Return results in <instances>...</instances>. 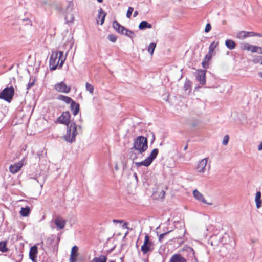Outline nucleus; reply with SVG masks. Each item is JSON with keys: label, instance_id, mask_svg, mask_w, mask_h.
<instances>
[{"label": "nucleus", "instance_id": "obj_1", "mask_svg": "<svg viewBox=\"0 0 262 262\" xmlns=\"http://www.w3.org/2000/svg\"><path fill=\"white\" fill-rule=\"evenodd\" d=\"M71 114L69 111L63 112L55 121V123H59L64 124L67 126V133L63 136V138L67 142L72 143L75 141L76 136L78 134L77 126L74 121H71Z\"/></svg>", "mask_w": 262, "mask_h": 262}, {"label": "nucleus", "instance_id": "obj_2", "mask_svg": "<svg viewBox=\"0 0 262 262\" xmlns=\"http://www.w3.org/2000/svg\"><path fill=\"white\" fill-rule=\"evenodd\" d=\"M147 148V138L143 136H139L134 139L133 147L130 148V150L134 149L138 150L140 154H142L145 151Z\"/></svg>", "mask_w": 262, "mask_h": 262}, {"label": "nucleus", "instance_id": "obj_3", "mask_svg": "<svg viewBox=\"0 0 262 262\" xmlns=\"http://www.w3.org/2000/svg\"><path fill=\"white\" fill-rule=\"evenodd\" d=\"M66 59L62 51L52 52L49 59L50 66H63Z\"/></svg>", "mask_w": 262, "mask_h": 262}, {"label": "nucleus", "instance_id": "obj_4", "mask_svg": "<svg viewBox=\"0 0 262 262\" xmlns=\"http://www.w3.org/2000/svg\"><path fill=\"white\" fill-rule=\"evenodd\" d=\"M56 235L54 234L51 235L46 240L47 247L53 251V252L57 253L58 249V244L60 240V236L58 235L56 239Z\"/></svg>", "mask_w": 262, "mask_h": 262}, {"label": "nucleus", "instance_id": "obj_5", "mask_svg": "<svg viewBox=\"0 0 262 262\" xmlns=\"http://www.w3.org/2000/svg\"><path fill=\"white\" fill-rule=\"evenodd\" d=\"M14 88L12 86H7L0 93V99L10 103L14 95Z\"/></svg>", "mask_w": 262, "mask_h": 262}, {"label": "nucleus", "instance_id": "obj_6", "mask_svg": "<svg viewBox=\"0 0 262 262\" xmlns=\"http://www.w3.org/2000/svg\"><path fill=\"white\" fill-rule=\"evenodd\" d=\"M158 152V149L154 148L147 158L141 162H135V165L138 167H139L141 166L148 167L152 163L153 161L156 158Z\"/></svg>", "mask_w": 262, "mask_h": 262}, {"label": "nucleus", "instance_id": "obj_7", "mask_svg": "<svg viewBox=\"0 0 262 262\" xmlns=\"http://www.w3.org/2000/svg\"><path fill=\"white\" fill-rule=\"evenodd\" d=\"M154 249V243L150 240L149 236L145 234L143 244L141 247V250L143 254H146L152 252Z\"/></svg>", "mask_w": 262, "mask_h": 262}, {"label": "nucleus", "instance_id": "obj_8", "mask_svg": "<svg viewBox=\"0 0 262 262\" xmlns=\"http://www.w3.org/2000/svg\"><path fill=\"white\" fill-rule=\"evenodd\" d=\"M243 50L250 51L252 53L257 52L262 54V48L256 46L251 45L248 43H244L241 46Z\"/></svg>", "mask_w": 262, "mask_h": 262}, {"label": "nucleus", "instance_id": "obj_9", "mask_svg": "<svg viewBox=\"0 0 262 262\" xmlns=\"http://www.w3.org/2000/svg\"><path fill=\"white\" fill-rule=\"evenodd\" d=\"M206 72L205 70H197L194 73L196 80L202 86L206 84Z\"/></svg>", "mask_w": 262, "mask_h": 262}, {"label": "nucleus", "instance_id": "obj_10", "mask_svg": "<svg viewBox=\"0 0 262 262\" xmlns=\"http://www.w3.org/2000/svg\"><path fill=\"white\" fill-rule=\"evenodd\" d=\"M259 36L261 37L260 34L256 33L253 32H247L244 31H239L236 34V37L239 39H244L248 37Z\"/></svg>", "mask_w": 262, "mask_h": 262}, {"label": "nucleus", "instance_id": "obj_11", "mask_svg": "<svg viewBox=\"0 0 262 262\" xmlns=\"http://www.w3.org/2000/svg\"><path fill=\"white\" fill-rule=\"evenodd\" d=\"M25 158H23L18 162L12 164L9 166V171L13 174L18 172L24 165Z\"/></svg>", "mask_w": 262, "mask_h": 262}, {"label": "nucleus", "instance_id": "obj_12", "mask_svg": "<svg viewBox=\"0 0 262 262\" xmlns=\"http://www.w3.org/2000/svg\"><path fill=\"white\" fill-rule=\"evenodd\" d=\"M56 90L61 93H69L71 90L70 86H67L66 83L62 81L55 84Z\"/></svg>", "mask_w": 262, "mask_h": 262}, {"label": "nucleus", "instance_id": "obj_13", "mask_svg": "<svg viewBox=\"0 0 262 262\" xmlns=\"http://www.w3.org/2000/svg\"><path fill=\"white\" fill-rule=\"evenodd\" d=\"M38 253L37 247L36 245L32 246L30 249L29 256L33 262H37L36 258Z\"/></svg>", "mask_w": 262, "mask_h": 262}, {"label": "nucleus", "instance_id": "obj_14", "mask_svg": "<svg viewBox=\"0 0 262 262\" xmlns=\"http://www.w3.org/2000/svg\"><path fill=\"white\" fill-rule=\"evenodd\" d=\"M193 194L194 197L198 201L209 205H212V203H208L206 200L204 199L203 195L197 189H195L193 191Z\"/></svg>", "mask_w": 262, "mask_h": 262}, {"label": "nucleus", "instance_id": "obj_15", "mask_svg": "<svg viewBox=\"0 0 262 262\" xmlns=\"http://www.w3.org/2000/svg\"><path fill=\"white\" fill-rule=\"evenodd\" d=\"M169 262H187V259L181 254L176 253L171 256Z\"/></svg>", "mask_w": 262, "mask_h": 262}, {"label": "nucleus", "instance_id": "obj_16", "mask_svg": "<svg viewBox=\"0 0 262 262\" xmlns=\"http://www.w3.org/2000/svg\"><path fill=\"white\" fill-rule=\"evenodd\" d=\"M112 26L114 29L118 33L124 34V32L125 31L126 28L121 25L118 21L116 20L113 22Z\"/></svg>", "mask_w": 262, "mask_h": 262}, {"label": "nucleus", "instance_id": "obj_17", "mask_svg": "<svg viewBox=\"0 0 262 262\" xmlns=\"http://www.w3.org/2000/svg\"><path fill=\"white\" fill-rule=\"evenodd\" d=\"M207 162V158H204L200 160L196 166V169L198 172L202 173L204 172Z\"/></svg>", "mask_w": 262, "mask_h": 262}, {"label": "nucleus", "instance_id": "obj_18", "mask_svg": "<svg viewBox=\"0 0 262 262\" xmlns=\"http://www.w3.org/2000/svg\"><path fill=\"white\" fill-rule=\"evenodd\" d=\"M78 250V247L74 245L73 246L71 254L70 256V262H76L77 261V257L78 255L77 251Z\"/></svg>", "mask_w": 262, "mask_h": 262}, {"label": "nucleus", "instance_id": "obj_19", "mask_svg": "<svg viewBox=\"0 0 262 262\" xmlns=\"http://www.w3.org/2000/svg\"><path fill=\"white\" fill-rule=\"evenodd\" d=\"M70 109L73 112V114L74 116L77 115L80 111V105L79 103H76L75 101L72 102L70 104Z\"/></svg>", "mask_w": 262, "mask_h": 262}, {"label": "nucleus", "instance_id": "obj_20", "mask_svg": "<svg viewBox=\"0 0 262 262\" xmlns=\"http://www.w3.org/2000/svg\"><path fill=\"white\" fill-rule=\"evenodd\" d=\"M192 86V81H190L189 79L186 78L184 84L183 89L186 92H187L188 95H189L191 92Z\"/></svg>", "mask_w": 262, "mask_h": 262}, {"label": "nucleus", "instance_id": "obj_21", "mask_svg": "<svg viewBox=\"0 0 262 262\" xmlns=\"http://www.w3.org/2000/svg\"><path fill=\"white\" fill-rule=\"evenodd\" d=\"M56 226L60 229H62L64 228L66 224V220L60 219L59 217H57L55 219L54 221Z\"/></svg>", "mask_w": 262, "mask_h": 262}, {"label": "nucleus", "instance_id": "obj_22", "mask_svg": "<svg viewBox=\"0 0 262 262\" xmlns=\"http://www.w3.org/2000/svg\"><path fill=\"white\" fill-rule=\"evenodd\" d=\"M261 192L258 191L256 193L255 197V202L256 203V208L259 209L262 206V200L261 199Z\"/></svg>", "mask_w": 262, "mask_h": 262}, {"label": "nucleus", "instance_id": "obj_23", "mask_svg": "<svg viewBox=\"0 0 262 262\" xmlns=\"http://www.w3.org/2000/svg\"><path fill=\"white\" fill-rule=\"evenodd\" d=\"M65 20L67 23H73L74 17L72 11H66Z\"/></svg>", "mask_w": 262, "mask_h": 262}, {"label": "nucleus", "instance_id": "obj_24", "mask_svg": "<svg viewBox=\"0 0 262 262\" xmlns=\"http://www.w3.org/2000/svg\"><path fill=\"white\" fill-rule=\"evenodd\" d=\"M186 259L191 262H199L194 250H189V255Z\"/></svg>", "mask_w": 262, "mask_h": 262}, {"label": "nucleus", "instance_id": "obj_25", "mask_svg": "<svg viewBox=\"0 0 262 262\" xmlns=\"http://www.w3.org/2000/svg\"><path fill=\"white\" fill-rule=\"evenodd\" d=\"M213 54L210 52H208L205 56L202 62V66H206L209 64L210 61L211 60Z\"/></svg>", "mask_w": 262, "mask_h": 262}, {"label": "nucleus", "instance_id": "obj_26", "mask_svg": "<svg viewBox=\"0 0 262 262\" xmlns=\"http://www.w3.org/2000/svg\"><path fill=\"white\" fill-rule=\"evenodd\" d=\"M176 224H179L180 225V227L181 228L180 229V230H181V235H179L178 238H182L184 236V235H185V232H186V230L184 229V228H182V227H184V223L182 222H181V221H177V222H174Z\"/></svg>", "mask_w": 262, "mask_h": 262}, {"label": "nucleus", "instance_id": "obj_27", "mask_svg": "<svg viewBox=\"0 0 262 262\" xmlns=\"http://www.w3.org/2000/svg\"><path fill=\"white\" fill-rule=\"evenodd\" d=\"M31 212V210L29 207L26 206L25 207H22L20 211V215L23 217L28 216Z\"/></svg>", "mask_w": 262, "mask_h": 262}, {"label": "nucleus", "instance_id": "obj_28", "mask_svg": "<svg viewBox=\"0 0 262 262\" xmlns=\"http://www.w3.org/2000/svg\"><path fill=\"white\" fill-rule=\"evenodd\" d=\"M58 99L64 101L67 104H71L72 102L73 101V100L71 98L62 95H59L58 97Z\"/></svg>", "mask_w": 262, "mask_h": 262}, {"label": "nucleus", "instance_id": "obj_29", "mask_svg": "<svg viewBox=\"0 0 262 262\" xmlns=\"http://www.w3.org/2000/svg\"><path fill=\"white\" fill-rule=\"evenodd\" d=\"M7 241H2L0 242V251L3 253H5L8 252L9 250L8 248L7 247Z\"/></svg>", "mask_w": 262, "mask_h": 262}, {"label": "nucleus", "instance_id": "obj_30", "mask_svg": "<svg viewBox=\"0 0 262 262\" xmlns=\"http://www.w3.org/2000/svg\"><path fill=\"white\" fill-rule=\"evenodd\" d=\"M225 45L230 50L234 49L236 46L235 42L231 39L226 40L225 41Z\"/></svg>", "mask_w": 262, "mask_h": 262}, {"label": "nucleus", "instance_id": "obj_31", "mask_svg": "<svg viewBox=\"0 0 262 262\" xmlns=\"http://www.w3.org/2000/svg\"><path fill=\"white\" fill-rule=\"evenodd\" d=\"M107 260V256L101 255L99 257H94L92 260V262H106Z\"/></svg>", "mask_w": 262, "mask_h": 262}, {"label": "nucleus", "instance_id": "obj_32", "mask_svg": "<svg viewBox=\"0 0 262 262\" xmlns=\"http://www.w3.org/2000/svg\"><path fill=\"white\" fill-rule=\"evenodd\" d=\"M151 24L145 21L141 22L139 25V28L140 30H144L146 28H151Z\"/></svg>", "mask_w": 262, "mask_h": 262}, {"label": "nucleus", "instance_id": "obj_33", "mask_svg": "<svg viewBox=\"0 0 262 262\" xmlns=\"http://www.w3.org/2000/svg\"><path fill=\"white\" fill-rule=\"evenodd\" d=\"M99 14L98 15V17L99 18H101V25H103L104 22L105 18L106 15V14L103 11L102 8H100L98 11Z\"/></svg>", "mask_w": 262, "mask_h": 262}, {"label": "nucleus", "instance_id": "obj_34", "mask_svg": "<svg viewBox=\"0 0 262 262\" xmlns=\"http://www.w3.org/2000/svg\"><path fill=\"white\" fill-rule=\"evenodd\" d=\"M36 79L35 77H33V76H31L30 78V80L26 86V89L27 91L32 86H33L35 84V82Z\"/></svg>", "mask_w": 262, "mask_h": 262}, {"label": "nucleus", "instance_id": "obj_35", "mask_svg": "<svg viewBox=\"0 0 262 262\" xmlns=\"http://www.w3.org/2000/svg\"><path fill=\"white\" fill-rule=\"evenodd\" d=\"M126 36L129 37L130 38H133L136 36V35L135 33L130 30H128V29L126 28L125 31L124 32V34Z\"/></svg>", "mask_w": 262, "mask_h": 262}, {"label": "nucleus", "instance_id": "obj_36", "mask_svg": "<svg viewBox=\"0 0 262 262\" xmlns=\"http://www.w3.org/2000/svg\"><path fill=\"white\" fill-rule=\"evenodd\" d=\"M189 250H193V249L192 247L189 246H185L183 248L184 254L186 257V258H187L189 255Z\"/></svg>", "mask_w": 262, "mask_h": 262}, {"label": "nucleus", "instance_id": "obj_37", "mask_svg": "<svg viewBox=\"0 0 262 262\" xmlns=\"http://www.w3.org/2000/svg\"><path fill=\"white\" fill-rule=\"evenodd\" d=\"M217 45L218 42H215V41L212 42L209 46L208 52H210L213 54V51Z\"/></svg>", "mask_w": 262, "mask_h": 262}, {"label": "nucleus", "instance_id": "obj_38", "mask_svg": "<svg viewBox=\"0 0 262 262\" xmlns=\"http://www.w3.org/2000/svg\"><path fill=\"white\" fill-rule=\"evenodd\" d=\"M74 7V4L72 1H68L66 7V11H72Z\"/></svg>", "mask_w": 262, "mask_h": 262}, {"label": "nucleus", "instance_id": "obj_39", "mask_svg": "<svg viewBox=\"0 0 262 262\" xmlns=\"http://www.w3.org/2000/svg\"><path fill=\"white\" fill-rule=\"evenodd\" d=\"M156 44L155 43H151L148 47V51L150 53L151 55H152L154 50L156 48Z\"/></svg>", "mask_w": 262, "mask_h": 262}, {"label": "nucleus", "instance_id": "obj_40", "mask_svg": "<svg viewBox=\"0 0 262 262\" xmlns=\"http://www.w3.org/2000/svg\"><path fill=\"white\" fill-rule=\"evenodd\" d=\"M85 88L86 91H89L90 93H93L94 91V86L88 82L85 84Z\"/></svg>", "mask_w": 262, "mask_h": 262}, {"label": "nucleus", "instance_id": "obj_41", "mask_svg": "<svg viewBox=\"0 0 262 262\" xmlns=\"http://www.w3.org/2000/svg\"><path fill=\"white\" fill-rule=\"evenodd\" d=\"M171 231H172V229H171V230H169V231H165V232H164V233H162V234H160V235H159V242H162V239H163V238H164V237L165 235H167L168 234H169V233H170Z\"/></svg>", "mask_w": 262, "mask_h": 262}, {"label": "nucleus", "instance_id": "obj_42", "mask_svg": "<svg viewBox=\"0 0 262 262\" xmlns=\"http://www.w3.org/2000/svg\"><path fill=\"white\" fill-rule=\"evenodd\" d=\"M254 63L262 64V56H257L254 59Z\"/></svg>", "mask_w": 262, "mask_h": 262}, {"label": "nucleus", "instance_id": "obj_43", "mask_svg": "<svg viewBox=\"0 0 262 262\" xmlns=\"http://www.w3.org/2000/svg\"><path fill=\"white\" fill-rule=\"evenodd\" d=\"M134 11V8L132 7H129L126 13V17L128 18H130L133 12Z\"/></svg>", "mask_w": 262, "mask_h": 262}, {"label": "nucleus", "instance_id": "obj_44", "mask_svg": "<svg viewBox=\"0 0 262 262\" xmlns=\"http://www.w3.org/2000/svg\"><path fill=\"white\" fill-rule=\"evenodd\" d=\"M108 39L112 42H115L117 40V36L114 34H110L108 35Z\"/></svg>", "mask_w": 262, "mask_h": 262}, {"label": "nucleus", "instance_id": "obj_45", "mask_svg": "<svg viewBox=\"0 0 262 262\" xmlns=\"http://www.w3.org/2000/svg\"><path fill=\"white\" fill-rule=\"evenodd\" d=\"M229 136L228 135H225L223 138L222 144L225 145H227L229 142Z\"/></svg>", "mask_w": 262, "mask_h": 262}, {"label": "nucleus", "instance_id": "obj_46", "mask_svg": "<svg viewBox=\"0 0 262 262\" xmlns=\"http://www.w3.org/2000/svg\"><path fill=\"white\" fill-rule=\"evenodd\" d=\"M211 29V26L209 23L207 24L205 28V32H209Z\"/></svg>", "mask_w": 262, "mask_h": 262}, {"label": "nucleus", "instance_id": "obj_47", "mask_svg": "<svg viewBox=\"0 0 262 262\" xmlns=\"http://www.w3.org/2000/svg\"><path fill=\"white\" fill-rule=\"evenodd\" d=\"M18 257L19 258V260L16 262H21V261L22 260L23 257V252L21 251L20 252V253L18 255Z\"/></svg>", "mask_w": 262, "mask_h": 262}, {"label": "nucleus", "instance_id": "obj_48", "mask_svg": "<svg viewBox=\"0 0 262 262\" xmlns=\"http://www.w3.org/2000/svg\"><path fill=\"white\" fill-rule=\"evenodd\" d=\"M124 222V223H123V226H122V227H123V228L127 229H128V230L129 229V230H130L132 229V228L129 229V228L127 227L128 224V223H127V222Z\"/></svg>", "mask_w": 262, "mask_h": 262}, {"label": "nucleus", "instance_id": "obj_49", "mask_svg": "<svg viewBox=\"0 0 262 262\" xmlns=\"http://www.w3.org/2000/svg\"><path fill=\"white\" fill-rule=\"evenodd\" d=\"M62 67H50V70L53 71L57 69H61Z\"/></svg>", "mask_w": 262, "mask_h": 262}, {"label": "nucleus", "instance_id": "obj_50", "mask_svg": "<svg viewBox=\"0 0 262 262\" xmlns=\"http://www.w3.org/2000/svg\"><path fill=\"white\" fill-rule=\"evenodd\" d=\"M151 134L152 135V139H151V144H152L155 140V135L154 133L152 132H151Z\"/></svg>", "mask_w": 262, "mask_h": 262}, {"label": "nucleus", "instance_id": "obj_51", "mask_svg": "<svg viewBox=\"0 0 262 262\" xmlns=\"http://www.w3.org/2000/svg\"><path fill=\"white\" fill-rule=\"evenodd\" d=\"M113 222L114 223H123L124 222V221L114 219V220H113Z\"/></svg>", "mask_w": 262, "mask_h": 262}, {"label": "nucleus", "instance_id": "obj_52", "mask_svg": "<svg viewBox=\"0 0 262 262\" xmlns=\"http://www.w3.org/2000/svg\"><path fill=\"white\" fill-rule=\"evenodd\" d=\"M201 88V86H195L194 89V92H197V91H199V89Z\"/></svg>", "mask_w": 262, "mask_h": 262}, {"label": "nucleus", "instance_id": "obj_53", "mask_svg": "<svg viewBox=\"0 0 262 262\" xmlns=\"http://www.w3.org/2000/svg\"><path fill=\"white\" fill-rule=\"evenodd\" d=\"M258 150L259 151L262 150V141L260 144L258 146Z\"/></svg>", "mask_w": 262, "mask_h": 262}, {"label": "nucleus", "instance_id": "obj_54", "mask_svg": "<svg viewBox=\"0 0 262 262\" xmlns=\"http://www.w3.org/2000/svg\"><path fill=\"white\" fill-rule=\"evenodd\" d=\"M138 15V12L137 11H135L134 13L133 16L136 17Z\"/></svg>", "mask_w": 262, "mask_h": 262}, {"label": "nucleus", "instance_id": "obj_55", "mask_svg": "<svg viewBox=\"0 0 262 262\" xmlns=\"http://www.w3.org/2000/svg\"><path fill=\"white\" fill-rule=\"evenodd\" d=\"M134 176L135 177V178L136 180V181H138V176H137V173H134Z\"/></svg>", "mask_w": 262, "mask_h": 262}, {"label": "nucleus", "instance_id": "obj_56", "mask_svg": "<svg viewBox=\"0 0 262 262\" xmlns=\"http://www.w3.org/2000/svg\"><path fill=\"white\" fill-rule=\"evenodd\" d=\"M115 249V247L111 249L110 250H108L107 252L108 253L112 252Z\"/></svg>", "mask_w": 262, "mask_h": 262}, {"label": "nucleus", "instance_id": "obj_57", "mask_svg": "<svg viewBox=\"0 0 262 262\" xmlns=\"http://www.w3.org/2000/svg\"><path fill=\"white\" fill-rule=\"evenodd\" d=\"M258 75L259 77L262 78V72H259L258 73Z\"/></svg>", "mask_w": 262, "mask_h": 262}, {"label": "nucleus", "instance_id": "obj_58", "mask_svg": "<svg viewBox=\"0 0 262 262\" xmlns=\"http://www.w3.org/2000/svg\"><path fill=\"white\" fill-rule=\"evenodd\" d=\"M196 126V123H193L191 124V126L193 127H195Z\"/></svg>", "mask_w": 262, "mask_h": 262}, {"label": "nucleus", "instance_id": "obj_59", "mask_svg": "<svg viewBox=\"0 0 262 262\" xmlns=\"http://www.w3.org/2000/svg\"><path fill=\"white\" fill-rule=\"evenodd\" d=\"M188 148V144H187L184 148V150H186Z\"/></svg>", "mask_w": 262, "mask_h": 262}, {"label": "nucleus", "instance_id": "obj_60", "mask_svg": "<svg viewBox=\"0 0 262 262\" xmlns=\"http://www.w3.org/2000/svg\"><path fill=\"white\" fill-rule=\"evenodd\" d=\"M115 169L116 170H118V166H117V164L115 166Z\"/></svg>", "mask_w": 262, "mask_h": 262}, {"label": "nucleus", "instance_id": "obj_61", "mask_svg": "<svg viewBox=\"0 0 262 262\" xmlns=\"http://www.w3.org/2000/svg\"><path fill=\"white\" fill-rule=\"evenodd\" d=\"M164 231L165 232V231H168V228H167V227H166V228H165V229H164Z\"/></svg>", "mask_w": 262, "mask_h": 262}, {"label": "nucleus", "instance_id": "obj_62", "mask_svg": "<svg viewBox=\"0 0 262 262\" xmlns=\"http://www.w3.org/2000/svg\"><path fill=\"white\" fill-rule=\"evenodd\" d=\"M128 234V232H126V233L125 234V235L124 236V237L123 238H125V236L127 235V234Z\"/></svg>", "mask_w": 262, "mask_h": 262}, {"label": "nucleus", "instance_id": "obj_63", "mask_svg": "<svg viewBox=\"0 0 262 262\" xmlns=\"http://www.w3.org/2000/svg\"><path fill=\"white\" fill-rule=\"evenodd\" d=\"M78 127L79 128V129H81V125H78Z\"/></svg>", "mask_w": 262, "mask_h": 262}, {"label": "nucleus", "instance_id": "obj_64", "mask_svg": "<svg viewBox=\"0 0 262 262\" xmlns=\"http://www.w3.org/2000/svg\"><path fill=\"white\" fill-rule=\"evenodd\" d=\"M109 262H115V260H110Z\"/></svg>", "mask_w": 262, "mask_h": 262}]
</instances>
